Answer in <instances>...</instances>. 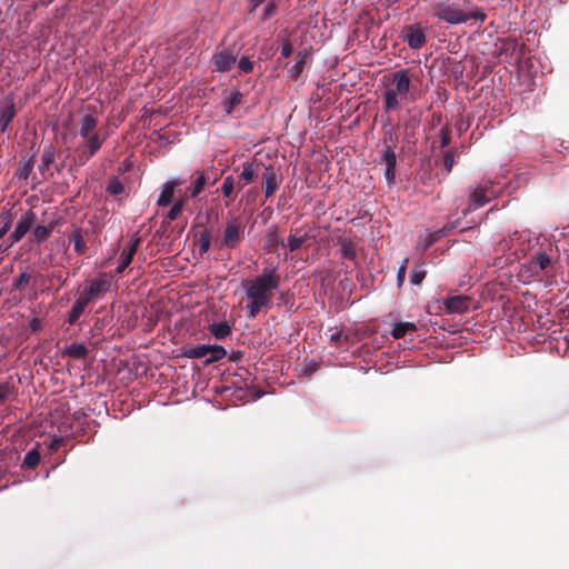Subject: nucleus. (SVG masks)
<instances>
[{
    "label": "nucleus",
    "instance_id": "obj_1",
    "mask_svg": "<svg viewBox=\"0 0 569 569\" xmlns=\"http://www.w3.org/2000/svg\"><path fill=\"white\" fill-rule=\"evenodd\" d=\"M280 282L281 278L276 268H264L260 274L242 281L249 318H256L263 309L271 308L273 293L279 289Z\"/></svg>",
    "mask_w": 569,
    "mask_h": 569
},
{
    "label": "nucleus",
    "instance_id": "obj_2",
    "mask_svg": "<svg viewBox=\"0 0 569 569\" xmlns=\"http://www.w3.org/2000/svg\"><path fill=\"white\" fill-rule=\"evenodd\" d=\"M98 118L86 113L79 121V134L83 142L74 149V161L79 166L86 164L102 147L106 136L98 131Z\"/></svg>",
    "mask_w": 569,
    "mask_h": 569
},
{
    "label": "nucleus",
    "instance_id": "obj_3",
    "mask_svg": "<svg viewBox=\"0 0 569 569\" xmlns=\"http://www.w3.org/2000/svg\"><path fill=\"white\" fill-rule=\"evenodd\" d=\"M468 8L462 9L459 3L450 1H438L430 6L431 14L439 21H443L449 24H461L473 19L483 23L487 14L486 12L476 6H471L467 2Z\"/></svg>",
    "mask_w": 569,
    "mask_h": 569
},
{
    "label": "nucleus",
    "instance_id": "obj_4",
    "mask_svg": "<svg viewBox=\"0 0 569 569\" xmlns=\"http://www.w3.org/2000/svg\"><path fill=\"white\" fill-rule=\"evenodd\" d=\"M411 87L409 69H399L392 72L383 92L385 111L390 112L397 110L400 103L408 99Z\"/></svg>",
    "mask_w": 569,
    "mask_h": 569
},
{
    "label": "nucleus",
    "instance_id": "obj_5",
    "mask_svg": "<svg viewBox=\"0 0 569 569\" xmlns=\"http://www.w3.org/2000/svg\"><path fill=\"white\" fill-rule=\"evenodd\" d=\"M492 187L493 184L490 181L483 184H478L470 192L468 207L462 211V214L467 216L476 209L487 204L496 196V192L492 191Z\"/></svg>",
    "mask_w": 569,
    "mask_h": 569
},
{
    "label": "nucleus",
    "instance_id": "obj_6",
    "mask_svg": "<svg viewBox=\"0 0 569 569\" xmlns=\"http://www.w3.org/2000/svg\"><path fill=\"white\" fill-rule=\"evenodd\" d=\"M244 226L238 218H232L227 222L223 231L222 243L224 247L234 249L243 238Z\"/></svg>",
    "mask_w": 569,
    "mask_h": 569
},
{
    "label": "nucleus",
    "instance_id": "obj_7",
    "mask_svg": "<svg viewBox=\"0 0 569 569\" xmlns=\"http://www.w3.org/2000/svg\"><path fill=\"white\" fill-rule=\"evenodd\" d=\"M111 289V276L107 272H102L96 279L86 281L84 290L88 296H91L93 300L102 298Z\"/></svg>",
    "mask_w": 569,
    "mask_h": 569
},
{
    "label": "nucleus",
    "instance_id": "obj_8",
    "mask_svg": "<svg viewBox=\"0 0 569 569\" xmlns=\"http://www.w3.org/2000/svg\"><path fill=\"white\" fill-rule=\"evenodd\" d=\"M402 36L412 50L421 49L427 42L425 29L419 23L405 26L402 28Z\"/></svg>",
    "mask_w": 569,
    "mask_h": 569
},
{
    "label": "nucleus",
    "instance_id": "obj_9",
    "mask_svg": "<svg viewBox=\"0 0 569 569\" xmlns=\"http://www.w3.org/2000/svg\"><path fill=\"white\" fill-rule=\"evenodd\" d=\"M237 61V53L231 49L224 48L217 51L211 58V66L213 72H227Z\"/></svg>",
    "mask_w": 569,
    "mask_h": 569
},
{
    "label": "nucleus",
    "instance_id": "obj_10",
    "mask_svg": "<svg viewBox=\"0 0 569 569\" xmlns=\"http://www.w3.org/2000/svg\"><path fill=\"white\" fill-rule=\"evenodd\" d=\"M17 114L14 98L11 94L0 99V132L8 130L10 122Z\"/></svg>",
    "mask_w": 569,
    "mask_h": 569
},
{
    "label": "nucleus",
    "instance_id": "obj_11",
    "mask_svg": "<svg viewBox=\"0 0 569 569\" xmlns=\"http://www.w3.org/2000/svg\"><path fill=\"white\" fill-rule=\"evenodd\" d=\"M36 221V213L32 210H28L22 218L18 221L13 232L9 236L10 244L20 241L27 232L30 230Z\"/></svg>",
    "mask_w": 569,
    "mask_h": 569
},
{
    "label": "nucleus",
    "instance_id": "obj_12",
    "mask_svg": "<svg viewBox=\"0 0 569 569\" xmlns=\"http://www.w3.org/2000/svg\"><path fill=\"white\" fill-rule=\"evenodd\" d=\"M471 298L468 296H451L443 300L445 313H465L470 308Z\"/></svg>",
    "mask_w": 569,
    "mask_h": 569
},
{
    "label": "nucleus",
    "instance_id": "obj_13",
    "mask_svg": "<svg viewBox=\"0 0 569 569\" xmlns=\"http://www.w3.org/2000/svg\"><path fill=\"white\" fill-rule=\"evenodd\" d=\"M281 180L278 178L272 166L264 167L262 174V188L266 198L273 196L280 184Z\"/></svg>",
    "mask_w": 569,
    "mask_h": 569
},
{
    "label": "nucleus",
    "instance_id": "obj_14",
    "mask_svg": "<svg viewBox=\"0 0 569 569\" xmlns=\"http://www.w3.org/2000/svg\"><path fill=\"white\" fill-rule=\"evenodd\" d=\"M381 162L386 164V179L389 184H392L396 179V163H397V157L396 152L392 149V147H386L382 156H381Z\"/></svg>",
    "mask_w": 569,
    "mask_h": 569
},
{
    "label": "nucleus",
    "instance_id": "obj_15",
    "mask_svg": "<svg viewBox=\"0 0 569 569\" xmlns=\"http://www.w3.org/2000/svg\"><path fill=\"white\" fill-rule=\"evenodd\" d=\"M262 163L246 161L242 164V171L239 177V188L242 189L246 184L253 181L259 172V168Z\"/></svg>",
    "mask_w": 569,
    "mask_h": 569
},
{
    "label": "nucleus",
    "instance_id": "obj_16",
    "mask_svg": "<svg viewBox=\"0 0 569 569\" xmlns=\"http://www.w3.org/2000/svg\"><path fill=\"white\" fill-rule=\"evenodd\" d=\"M310 56L311 54L308 49H303L298 52L296 57V63L288 70V76L291 79L297 80L301 76L308 60L310 59Z\"/></svg>",
    "mask_w": 569,
    "mask_h": 569
},
{
    "label": "nucleus",
    "instance_id": "obj_17",
    "mask_svg": "<svg viewBox=\"0 0 569 569\" xmlns=\"http://www.w3.org/2000/svg\"><path fill=\"white\" fill-rule=\"evenodd\" d=\"M181 184V181L176 179V180H171V181H168L166 183H163L162 188H161V192H160V196H159V199H158V206L159 207H167L169 206L171 202H172V198H173V193H174V188L180 186Z\"/></svg>",
    "mask_w": 569,
    "mask_h": 569
},
{
    "label": "nucleus",
    "instance_id": "obj_18",
    "mask_svg": "<svg viewBox=\"0 0 569 569\" xmlns=\"http://www.w3.org/2000/svg\"><path fill=\"white\" fill-rule=\"evenodd\" d=\"M443 237V232H428L418 237L417 250L426 252L435 242Z\"/></svg>",
    "mask_w": 569,
    "mask_h": 569
},
{
    "label": "nucleus",
    "instance_id": "obj_19",
    "mask_svg": "<svg viewBox=\"0 0 569 569\" xmlns=\"http://www.w3.org/2000/svg\"><path fill=\"white\" fill-rule=\"evenodd\" d=\"M140 243H141V238L138 237V236H134L130 240L128 246L121 252V254L119 257V260L130 264L132 262V259H133L134 254L137 253V251H138V249L140 247Z\"/></svg>",
    "mask_w": 569,
    "mask_h": 569
},
{
    "label": "nucleus",
    "instance_id": "obj_20",
    "mask_svg": "<svg viewBox=\"0 0 569 569\" xmlns=\"http://www.w3.org/2000/svg\"><path fill=\"white\" fill-rule=\"evenodd\" d=\"M69 242L73 244V249L78 254H83L86 251V241L81 228H74L69 234Z\"/></svg>",
    "mask_w": 569,
    "mask_h": 569
},
{
    "label": "nucleus",
    "instance_id": "obj_21",
    "mask_svg": "<svg viewBox=\"0 0 569 569\" xmlns=\"http://www.w3.org/2000/svg\"><path fill=\"white\" fill-rule=\"evenodd\" d=\"M41 455L37 448L29 450L21 463V468L26 470H33L40 463Z\"/></svg>",
    "mask_w": 569,
    "mask_h": 569
},
{
    "label": "nucleus",
    "instance_id": "obj_22",
    "mask_svg": "<svg viewBox=\"0 0 569 569\" xmlns=\"http://www.w3.org/2000/svg\"><path fill=\"white\" fill-rule=\"evenodd\" d=\"M551 263L550 256L545 251H538L530 259L531 268H539L540 270H546Z\"/></svg>",
    "mask_w": 569,
    "mask_h": 569
},
{
    "label": "nucleus",
    "instance_id": "obj_23",
    "mask_svg": "<svg viewBox=\"0 0 569 569\" xmlns=\"http://www.w3.org/2000/svg\"><path fill=\"white\" fill-rule=\"evenodd\" d=\"M210 332L219 340H223L231 335V327L228 322L222 321L210 326Z\"/></svg>",
    "mask_w": 569,
    "mask_h": 569
},
{
    "label": "nucleus",
    "instance_id": "obj_24",
    "mask_svg": "<svg viewBox=\"0 0 569 569\" xmlns=\"http://www.w3.org/2000/svg\"><path fill=\"white\" fill-rule=\"evenodd\" d=\"M417 330V327L413 322H399L396 323L391 335L395 339L403 338L408 332H413Z\"/></svg>",
    "mask_w": 569,
    "mask_h": 569
},
{
    "label": "nucleus",
    "instance_id": "obj_25",
    "mask_svg": "<svg viewBox=\"0 0 569 569\" xmlns=\"http://www.w3.org/2000/svg\"><path fill=\"white\" fill-rule=\"evenodd\" d=\"M182 356L189 359L207 358L208 345H198L196 347L184 349Z\"/></svg>",
    "mask_w": 569,
    "mask_h": 569
},
{
    "label": "nucleus",
    "instance_id": "obj_26",
    "mask_svg": "<svg viewBox=\"0 0 569 569\" xmlns=\"http://www.w3.org/2000/svg\"><path fill=\"white\" fill-rule=\"evenodd\" d=\"M64 353L74 359H83L88 355V348L83 343H71L64 350Z\"/></svg>",
    "mask_w": 569,
    "mask_h": 569
},
{
    "label": "nucleus",
    "instance_id": "obj_27",
    "mask_svg": "<svg viewBox=\"0 0 569 569\" xmlns=\"http://www.w3.org/2000/svg\"><path fill=\"white\" fill-rule=\"evenodd\" d=\"M226 355H227V351H226V349L222 346L208 345L207 363L219 361L222 358H224Z\"/></svg>",
    "mask_w": 569,
    "mask_h": 569
},
{
    "label": "nucleus",
    "instance_id": "obj_28",
    "mask_svg": "<svg viewBox=\"0 0 569 569\" xmlns=\"http://www.w3.org/2000/svg\"><path fill=\"white\" fill-rule=\"evenodd\" d=\"M307 240H308L307 234H303V236L290 234L287 238L286 242L281 241V244L288 247L289 250L292 252V251L298 250Z\"/></svg>",
    "mask_w": 569,
    "mask_h": 569
},
{
    "label": "nucleus",
    "instance_id": "obj_29",
    "mask_svg": "<svg viewBox=\"0 0 569 569\" xmlns=\"http://www.w3.org/2000/svg\"><path fill=\"white\" fill-rule=\"evenodd\" d=\"M197 244L201 254L207 253L211 246V232L207 229L201 231L197 238Z\"/></svg>",
    "mask_w": 569,
    "mask_h": 569
},
{
    "label": "nucleus",
    "instance_id": "obj_30",
    "mask_svg": "<svg viewBox=\"0 0 569 569\" xmlns=\"http://www.w3.org/2000/svg\"><path fill=\"white\" fill-rule=\"evenodd\" d=\"M53 230V224L50 226H38L33 230L34 240L39 243L47 240Z\"/></svg>",
    "mask_w": 569,
    "mask_h": 569
},
{
    "label": "nucleus",
    "instance_id": "obj_31",
    "mask_svg": "<svg viewBox=\"0 0 569 569\" xmlns=\"http://www.w3.org/2000/svg\"><path fill=\"white\" fill-rule=\"evenodd\" d=\"M54 157H56L54 148L51 146L46 148L41 156V164H40L39 169L41 171L48 169L49 166L54 161Z\"/></svg>",
    "mask_w": 569,
    "mask_h": 569
},
{
    "label": "nucleus",
    "instance_id": "obj_32",
    "mask_svg": "<svg viewBox=\"0 0 569 569\" xmlns=\"http://www.w3.org/2000/svg\"><path fill=\"white\" fill-rule=\"evenodd\" d=\"M86 310V307L82 306L81 303H79L78 301L74 302V305L72 306L71 310L69 311V315H68V323L69 325H74L79 319L80 317L83 315Z\"/></svg>",
    "mask_w": 569,
    "mask_h": 569
},
{
    "label": "nucleus",
    "instance_id": "obj_33",
    "mask_svg": "<svg viewBox=\"0 0 569 569\" xmlns=\"http://www.w3.org/2000/svg\"><path fill=\"white\" fill-rule=\"evenodd\" d=\"M206 182H207L206 174L197 171V178L192 183L190 196L192 198H196L202 191L203 187L206 186Z\"/></svg>",
    "mask_w": 569,
    "mask_h": 569
},
{
    "label": "nucleus",
    "instance_id": "obj_34",
    "mask_svg": "<svg viewBox=\"0 0 569 569\" xmlns=\"http://www.w3.org/2000/svg\"><path fill=\"white\" fill-rule=\"evenodd\" d=\"M107 192L112 196L121 194L124 191V186L118 177H112L107 186Z\"/></svg>",
    "mask_w": 569,
    "mask_h": 569
},
{
    "label": "nucleus",
    "instance_id": "obj_35",
    "mask_svg": "<svg viewBox=\"0 0 569 569\" xmlns=\"http://www.w3.org/2000/svg\"><path fill=\"white\" fill-rule=\"evenodd\" d=\"M14 387L10 382L0 383V406L4 405L11 397H13Z\"/></svg>",
    "mask_w": 569,
    "mask_h": 569
},
{
    "label": "nucleus",
    "instance_id": "obj_36",
    "mask_svg": "<svg viewBox=\"0 0 569 569\" xmlns=\"http://www.w3.org/2000/svg\"><path fill=\"white\" fill-rule=\"evenodd\" d=\"M426 277V270L421 264H416L410 271V282L418 286Z\"/></svg>",
    "mask_w": 569,
    "mask_h": 569
},
{
    "label": "nucleus",
    "instance_id": "obj_37",
    "mask_svg": "<svg viewBox=\"0 0 569 569\" xmlns=\"http://www.w3.org/2000/svg\"><path fill=\"white\" fill-rule=\"evenodd\" d=\"M33 164H34V157H31L30 159H28L26 162H23L19 167V169L17 171V176L20 179L27 180L29 178L30 173L32 172Z\"/></svg>",
    "mask_w": 569,
    "mask_h": 569
},
{
    "label": "nucleus",
    "instance_id": "obj_38",
    "mask_svg": "<svg viewBox=\"0 0 569 569\" xmlns=\"http://www.w3.org/2000/svg\"><path fill=\"white\" fill-rule=\"evenodd\" d=\"M456 150H446L442 156V164L447 173H450L455 164Z\"/></svg>",
    "mask_w": 569,
    "mask_h": 569
},
{
    "label": "nucleus",
    "instance_id": "obj_39",
    "mask_svg": "<svg viewBox=\"0 0 569 569\" xmlns=\"http://www.w3.org/2000/svg\"><path fill=\"white\" fill-rule=\"evenodd\" d=\"M356 256V249L352 242L345 241L341 246V257L347 260H355Z\"/></svg>",
    "mask_w": 569,
    "mask_h": 569
},
{
    "label": "nucleus",
    "instance_id": "obj_40",
    "mask_svg": "<svg viewBox=\"0 0 569 569\" xmlns=\"http://www.w3.org/2000/svg\"><path fill=\"white\" fill-rule=\"evenodd\" d=\"M254 62L251 61L248 57H241L238 62V69L240 73L247 74L253 71Z\"/></svg>",
    "mask_w": 569,
    "mask_h": 569
},
{
    "label": "nucleus",
    "instance_id": "obj_41",
    "mask_svg": "<svg viewBox=\"0 0 569 569\" xmlns=\"http://www.w3.org/2000/svg\"><path fill=\"white\" fill-rule=\"evenodd\" d=\"M31 281V276L27 272H21L13 282V289L22 291Z\"/></svg>",
    "mask_w": 569,
    "mask_h": 569
},
{
    "label": "nucleus",
    "instance_id": "obj_42",
    "mask_svg": "<svg viewBox=\"0 0 569 569\" xmlns=\"http://www.w3.org/2000/svg\"><path fill=\"white\" fill-rule=\"evenodd\" d=\"M233 189H234L233 177L232 176L226 177L222 182V186H221V191H222L223 196L227 198H231V196L233 193Z\"/></svg>",
    "mask_w": 569,
    "mask_h": 569
},
{
    "label": "nucleus",
    "instance_id": "obj_43",
    "mask_svg": "<svg viewBox=\"0 0 569 569\" xmlns=\"http://www.w3.org/2000/svg\"><path fill=\"white\" fill-rule=\"evenodd\" d=\"M440 147L446 148L451 141V130L448 126H445L439 131Z\"/></svg>",
    "mask_w": 569,
    "mask_h": 569
},
{
    "label": "nucleus",
    "instance_id": "obj_44",
    "mask_svg": "<svg viewBox=\"0 0 569 569\" xmlns=\"http://www.w3.org/2000/svg\"><path fill=\"white\" fill-rule=\"evenodd\" d=\"M183 204H184L183 200H179V201L174 202V204L171 207V209L167 213L166 218L169 221L177 219L183 209Z\"/></svg>",
    "mask_w": 569,
    "mask_h": 569
},
{
    "label": "nucleus",
    "instance_id": "obj_45",
    "mask_svg": "<svg viewBox=\"0 0 569 569\" xmlns=\"http://www.w3.org/2000/svg\"><path fill=\"white\" fill-rule=\"evenodd\" d=\"M242 94L239 91H234L231 93L230 98L227 101V112L230 113L232 109L241 103Z\"/></svg>",
    "mask_w": 569,
    "mask_h": 569
},
{
    "label": "nucleus",
    "instance_id": "obj_46",
    "mask_svg": "<svg viewBox=\"0 0 569 569\" xmlns=\"http://www.w3.org/2000/svg\"><path fill=\"white\" fill-rule=\"evenodd\" d=\"M276 10H277V3L274 0H271L263 9L261 20L262 21L269 20L276 13Z\"/></svg>",
    "mask_w": 569,
    "mask_h": 569
},
{
    "label": "nucleus",
    "instance_id": "obj_47",
    "mask_svg": "<svg viewBox=\"0 0 569 569\" xmlns=\"http://www.w3.org/2000/svg\"><path fill=\"white\" fill-rule=\"evenodd\" d=\"M383 142H385L386 147H392V149H395L397 146V142H398V138L392 132V130H389L388 132H386Z\"/></svg>",
    "mask_w": 569,
    "mask_h": 569
},
{
    "label": "nucleus",
    "instance_id": "obj_48",
    "mask_svg": "<svg viewBox=\"0 0 569 569\" xmlns=\"http://www.w3.org/2000/svg\"><path fill=\"white\" fill-rule=\"evenodd\" d=\"M76 301H78L79 303L87 308L88 305L93 302L94 300L91 296H88V292L83 288L79 295V298Z\"/></svg>",
    "mask_w": 569,
    "mask_h": 569
},
{
    "label": "nucleus",
    "instance_id": "obj_49",
    "mask_svg": "<svg viewBox=\"0 0 569 569\" xmlns=\"http://www.w3.org/2000/svg\"><path fill=\"white\" fill-rule=\"evenodd\" d=\"M293 51V47L289 40H284L281 47V56L288 58Z\"/></svg>",
    "mask_w": 569,
    "mask_h": 569
},
{
    "label": "nucleus",
    "instance_id": "obj_50",
    "mask_svg": "<svg viewBox=\"0 0 569 569\" xmlns=\"http://www.w3.org/2000/svg\"><path fill=\"white\" fill-rule=\"evenodd\" d=\"M4 223L0 227V239L10 230L12 226V220L10 216L3 217Z\"/></svg>",
    "mask_w": 569,
    "mask_h": 569
},
{
    "label": "nucleus",
    "instance_id": "obj_51",
    "mask_svg": "<svg viewBox=\"0 0 569 569\" xmlns=\"http://www.w3.org/2000/svg\"><path fill=\"white\" fill-rule=\"evenodd\" d=\"M456 227L455 223H448L443 226L442 228L436 230L435 232H443V237L447 236L453 228Z\"/></svg>",
    "mask_w": 569,
    "mask_h": 569
},
{
    "label": "nucleus",
    "instance_id": "obj_52",
    "mask_svg": "<svg viewBox=\"0 0 569 569\" xmlns=\"http://www.w3.org/2000/svg\"><path fill=\"white\" fill-rule=\"evenodd\" d=\"M406 273H407V270H405L403 268H399L398 269V272H397V281L399 283V286H401L406 279Z\"/></svg>",
    "mask_w": 569,
    "mask_h": 569
},
{
    "label": "nucleus",
    "instance_id": "obj_53",
    "mask_svg": "<svg viewBox=\"0 0 569 569\" xmlns=\"http://www.w3.org/2000/svg\"><path fill=\"white\" fill-rule=\"evenodd\" d=\"M266 0H249V12H253Z\"/></svg>",
    "mask_w": 569,
    "mask_h": 569
},
{
    "label": "nucleus",
    "instance_id": "obj_54",
    "mask_svg": "<svg viewBox=\"0 0 569 569\" xmlns=\"http://www.w3.org/2000/svg\"><path fill=\"white\" fill-rule=\"evenodd\" d=\"M128 266H129V263L119 260V264H118V267L116 269V272L117 273H122L127 269Z\"/></svg>",
    "mask_w": 569,
    "mask_h": 569
},
{
    "label": "nucleus",
    "instance_id": "obj_55",
    "mask_svg": "<svg viewBox=\"0 0 569 569\" xmlns=\"http://www.w3.org/2000/svg\"><path fill=\"white\" fill-rule=\"evenodd\" d=\"M278 241H279V239H278V234L276 232L269 236V242H278Z\"/></svg>",
    "mask_w": 569,
    "mask_h": 569
},
{
    "label": "nucleus",
    "instance_id": "obj_56",
    "mask_svg": "<svg viewBox=\"0 0 569 569\" xmlns=\"http://www.w3.org/2000/svg\"><path fill=\"white\" fill-rule=\"evenodd\" d=\"M408 261H409V260L406 258V259L402 261V263L400 264V267H399V268H403L405 270H407Z\"/></svg>",
    "mask_w": 569,
    "mask_h": 569
},
{
    "label": "nucleus",
    "instance_id": "obj_57",
    "mask_svg": "<svg viewBox=\"0 0 569 569\" xmlns=\"http://www.w3.org/2000/svg\"><path fill=\"white\" fill-rule=\"evenodd\" d=\"M51 448H52V449L58 448V443H57V441H53V442H52Z\"/></svg>",
    "mask_w": 569,
    "mask_h": 569
},
{
    "label": "nucleus",
    "instance_id": "obj_58",
    "mask_svg": "<svg viewBox=\"0 0 569 569\" xmlns=\"http://www.w3.org/2000/svg\"><path fill=\"white\" fill-rule=\"evenodd\" d=\"M32 329L36 330L37 329V323H36V320L32 321V325H31Z\"/></svg>",
    "mask_w": 569,
    "mask_h": 569
},
{
    "label": "nucleus",
    "instance_id": "obj_59",
    "mask_svg": "<svg viewBox=\"0 0 569 569\" xmlns=\"http://www.w3.org/2000/svg\"><path fill=\"white\" fill-rule=\"evenodd\" d=\"M0 248H1L3 251H6V250L9 248V246H3V243H2V244L0 246Z\"/></svg>",
    "mask_w": 569,
    "mask_h": 569
},
{
    "label": "nucleus",
    "instance_id": "obj_60",
    "mask_svg": "<svg viewBox=\"0 0 569 569\" xmlns=\"http://www.w3.org/2000/svg\"><path fill=\"white\" fill-rule=\"evenodd\" d=\"M338 338H339V335H332V336H331V339H332V340H337Z\"/></svg>",
    "mask_w": 569,
    "mask_h": 569
}]
</instances>
